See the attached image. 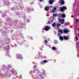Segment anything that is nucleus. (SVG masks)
<instances>
[{
    "mask_svg": "<svg viewBox=\"0 0 79 79\" xmlns=\"http://www.w3.org/2000/svg\"><path fill=\"white\" fill-rule=\"evenodd\" d=\"M2 70L3 71H4V70H6V71L5 72V74H4L5 75V77H8L9 76V77H10L11 76V74H9V75L8 73H9V72H10V68H12V66L8 65L7 66H5V65H2Z\"/></svg>",
    "mask_w": 79,
    "mask_h": 79,
    "instance_id": "obj_1",
    "label": "nucleus"
},
{
    "mask_svg": "<svg viewBox=\"0 0 79 79\" xmlns=\"http://www.w3.org/2000/svg\"><path fill=\"white\" fill-rule=\"evenodd\" d=\"M37 64L34 65V69L35 71H38V74H39V76L40 77V79H43L45 78V71L43 70V72H41L39 71V69H37Z\"/></svg>",
    "mask_w": 79,
    "mask_h": 79,
    "instance_id": "obj_2",
    "label": "nucleus"
},
{
    "mask_svg": "<svg viewBox=\"0 0 79 79\" xmlns=\"http://www.w3.org/2000/svg\"><path fill=\"white\" fill-rule=\"evenodd\" d=\"M16 21L15 22L12 21V22H9L8 24L5 23V24L6 25H8V24L9 26H14V29H17V26H16Z\"/></svg>",
    "mask_w": 79,
    "mask_h": 79,
    "instance_id": "obj_3",
    "label": "nucleus"
},
{
    "mask_svg": "<svg viewBox=\"0 0 79 79\" xmlns=\"http://www.w3.org/2000/svg\"><path fill=\"white\" fill-rule=\"evenodd\" d=\"M10 48H11V47L10 46H5L4 47V50L5 51V52H7V54L6 55V56H8V57H11V56H10V55L9 54V51H8V50H10Z\"/></svg>",
    "mask_w": 79,
    "mask_h": 79,
    "instance_id": "obj_4",
    "label": "nucleus"
},
{
    "mask_svg": "<svg viewBox=\"0 0 79 79\" xmlns=\"http://www.w3.org/2000/svg\"><path fill=\"white\" fill-rule=\"evenodd\" d=\"M3 4L5 5H9L10 4L9 0H3Z\"/></svg>",
    "mask_w": 79,
    "mask_h": 79,
    "instance_id": "obj_5",
    "label": "nucleus"
},
{
    "mask_svg": "<svg viewBox=\"0 0 79 79\" xmlns=\"http://www.w3.org/2000/svg\"><path fill=\"white\" fill-rule=\"evenodd\" d=\"M67 8L65 6H63V7H60V11L63 12L64 10H66Z\"/></svg>",
    "mask_w": 79,
    "mask_h": 79,
    "instance_id": "obj_6",
    "label": "nucleus"
},
{
    "mask_svg": "<svg viewBox=\"0 0 79 79\" xmlns=\"http://www.w3.org/2000/svg\"><path fill=\"white\" fill-rule=\"evenodd\" d=\"M16 35H17V36H19V35H20L21 39H24V37L23 36L22 33H21L19 32H17Z\"/></svg>",
    "mask_w": 79,
    "mask_h": 79,
    "instance_id": "obj_7",
    "label": "nucleus"
},
{
    "mask_svg": "<svg viewBox=\"0 0 79 79\" xmlns=\"http://www.w3.org/2000/svg\"><path fill=\"white\" fill-rule=\"evenodd\" d=\"M59 16L60 18L62 17L63 18H66V15L64 14L60 13L59 14Z\"/></svg>",
    "mask_w": 79,
    "mask_h": 79,
    "instance_id": "obj_8",
    "label": "nucleus"
},
{
    "mask_svg": "<svg viewBox=\"0 0 79 79\" xmlns=\"http://www.w3.org/2000/svg\"><path fill=\"white\" fill-rule=\"evenodd\" d=\"M21 21H20L19 22V24L21 25L20 27H20V28H21L22 29L23 28H24V27H23V26L24 27L25 25H26L25 23H23L22 22L21 23Z\"/></svg>",
    "mask_w": 79,
    "mask_h": 79,
    "instance_id": "obj_9",
    "label": "nucleus"
},
{
    "mask_svg": "<svg viewBox=\"0 0 79 79\" xmlns=\"http://www.w3.org/2000/svg\"><path fill=\"white\" fill-rule=\"evenodd\" d=\"M16 58L17 59H20V60H22L23 59L22 55L19 54H17Z\"/></svg>",
    "mask_w": 79,
    "mask_h": 79,
    "instance_id": "obj_10",
    "label": "nucleus"
},
{
    "mask_svg": "<svg viewBox=\"0 0 79 79\" xmlns=\"http://www.w3.org/2000/svg\"><path fill=\"white\" fill-rule=\"evenodd\" d=\"M74 5L77 6V7L79 6V0H75V2L74 4Z\"/></svg>",
    "mask_w": 79,
    "mask_h": 79,
    "instance_id": "obj_11",
    "label": "nucleus"
},
{
    "mask_svg": "<svg viewBox=\"0 0 79 79\" xmlns=\"http://www.w3.org/2000/svg\"><path fill=\"white\" fill-rule=\"evenodd\" d=\"M11 72L12 73V74H15V76H16L17 75V72L14 69H12L11 70Z\"/></svg>",
    "mask_w": 79,
    "mask_h": 79,
    "instance_id": "obj_12",
    "label": "nucleus"
},
{
    "mask_svg": "<svg viewBox=\"0 0 79 79\" xmlns=\"http://www.w3.org/2000/svg\"><path fill=\"white\" fill-rule=\"evenodd\" d=\"M44 29L46 31H48L50 29V28L48 26H45L44 28Z\"/></svg>",
    "mask_w": 79,
    "mask_h": 79,
    "instance_id": "obj_13",
    "label": "nucleus"
},
{
    "mask_svg": "<svg viewBox=\"0 0 79 79\" xmlns=\"http://www.w3.org/2000/svg\"><path fill=\"white\" fill-rule=\"evenodd\" d=\"M69 32H70V30L67 29H64V34H67V33H68Z\"/></svg>",
    "mask_w": 79,
    "mask_h": 79,
    "instance_id": "obj_14",
    "label": "nucleus"
},
{
    "mask_svg": "<svg viewBox=\"0 0 79 79\" xmlns=\"http://www.w3.org/2000/svg\"><path fill=\"white\" fill-rule=\"evenodd\" d=\"M27 10L28 12V13H30V12H31V11H34V9H31V8H27Z\"/></svg>",
    "mask_w": 79,
    "mask_h": 79,
    "instance_id": "obj_15",
    "label": "nucleus"
},
{
    "mask_svg": "<svg viewBox=\"0 0 79 79\" xmlns=\"http://www.w3.org/2000/svg\"><path fill=\"white\" fill-rule=\"evenodd\" d=\"M53 2H55V0H50L49 1V3L50 5H52L53 3Z\"/></svg>",
    "mask_w": 79,
    "mask_h": 79,
    "instance_id": "obj_16",
    "label": "nucleus"
},
{
    "mask_svg": "<svg viewBox=\"0 0 79 79\" xmlns=\"http://www.w3.org/2000/svg\"><path fill=\"white\" fill-rule=\"evenodd\" d=\"M17 8H18V7L16 6H15L14 7L12 8L11 9V10H12V11H13V10H17Z\"/></svg>",
    "mask_w": 79,
    "mask_h": 79,
    "instance_id": "obj_17",
    "label": "nucleus"
},
{
    "mask_svg": "<svg viewBox=\"0 0 79 79\" xmlns=\"http://www.w3.org/2000/svg\"><path fill=\"white\" fill-rule=\"evenodd\" d=\"M59 2H60L61 5H64V1L63 0L60 1Z\"/></svg>",
    "mask_w": 79,
    "mask_h": 79,
    "instance_id": "obj_18",
    "label": "nucleus"
},
{
    "mask_svg": "<svg viewBox=\"0 0 79 79\" xmlns=\"http://www.w3.org/2000/svg\"><path fill=\"white\" fill-rule=\"evenodd\" d=\"M33 69L34 70V71H30V74H32V73H36V71H34V66Z\"/></svg>",
    "mask_w": 79,
    "mask_h": 79,
    "instance_id": "obj_19",
    "label": "nucleus"
},
{
    "mask_svg": "<svg viewBox=\"0 0 79 79\" xmlns=\"http://www.w3.org/2000/svg\"><path fill=\"white\" fill-rule=\"evenodd\" d=\"M63 37L64 40H68L69 39L68 37L65 35H64Z\"/></svg>",
    "mask_w": 79,
    "mask_h": 79,
    "instance_id": "obj_20",
    "label": "nucleus"
},
{
    "mask_svg": "<svg viewBox=\"0 0 79 79\" xmlns=\"http://www.w3.org/2000/svg\"><path fill=\"white\" fill-rule=\"evenodd\" d=\"M31 77L33 78V79H39V77H34V75H31Z\"/></svg>",
    "mask_w": 79,
    "mask_h": 79,
    "instance_id": "obj_21",
    "label": "nucleus"
},
{
    "mask_svg": "<svg viewBox=\"0 0 79 79\" xmlns=\"http://www.w3.org/2000/svg\"><path fill=\"white\" fill-rule=\"evenodd\" d=\"M59 39L61 41H63V37L61 36H60L59 37Z\"/></svg>",
    "mask_w": 79,
    "mask_h": 79,
    "instance_id": "obj_22",
    "label": "nucleus"
},
{
    "mask_svg": "<svg viewBox=\"0 0 79 79\" xmlns=\"http://www.w3.org/2000/svg\"><path fill=\"white\" fill-rule=\"evenodd\" d=\"M64 19H63L61 22H60V24H64Z\"/></svg>",
    "mask_w": 79,
    "mask_h": 79,
    "instance_id": "obj_23",
    "label": "nucleus"
},
{
    "mask_svg": "<svg viewBox=\"0 0 79 79\" xmlns=\"http://www.w3.org/2000/svg\"><path fill=\"white\" fill-rule=\"evenodd\" d=\"M22 15L23 16V18H24V19H26V17L25 16V15H24V13H23V14H22Z\"/></svg>",
    "mask_w": 79,
    "mask_h": 79,
    "instance_id": "obj_24",
    "label": "nucleus"
},
{
    "mask_svg": "<svg viewBox=\"0 0 79 79\" xmlns=\"http://www.w3.org/2000/svg\"><path fill=\"white\" fill-rule=\"evenodd\" d=\"M45 11H48L49 10V6H47L45 7Z\"/></svg>",
    "mask_w": 79,
    "mask_h": 79,
    "instance_id": "obj_25",
    "label": "nucleus"
},
{
    "mask_svg": "<svg viewBox=\"0 0 79 79\" xmlns=\"http://www.w3.org/2000/svg\"><path fill=\"white\" fill-rule=\"evenodd\" d=\"M35 59H39L40 58V55H38L36 56V57H35Z\"/></svg>",
    "mask_w": 79,
    "mask_h": 79,
    "instance_id": "obj_26",
    "label": "nucleus"
},
{
    "mask_svg": "<svg viewBox=\"0 0 79 79\" xmlns=\"http://www.w3.org/2000/svg\"><path fill=\"white\" fill-rule=\"evenodd\" d=\"M56 8L54 7V9L52 10V13H55V11H56Z\"/></svg>",
    "mask_w": 79,
    "mask_h": 79,
    "instance_id": "obj_27",
    "label": "nucleus"
},
{
    "mask_svg": "<svg viewBox=\"0 0 79 79\" xmlns=\"http://www.w3.org/2000/svg\"><path fill=\"white\" fill-rule=\"evenodd\" d=\"M56 23L54 22L53 24L52 25V26L53 27H55L56 26Z\"/></svg>",
    "mask_w": 79,
    "mask_h": 79,
    "instance_id": "obj_28",
    "label": "nucleus"
},
{
    "mask_svg": "<svg viewBox=\"0 0 79 79\" xmlns=\"http://www.w3.org/2000/svg\"><path fill=\"white\" fill-rule=\"evenodd\" d=\"M58 33H60V34H63V31L62 30L60 29L59 31H58Z\"/></svg>",
    "mask_w": 79,
    "mask_h": 79,
    "instance_id": "obj_29",
    "label": "nucleus"
},
{
    "mask_svg": "<svg viewBox=\"0 0 79 79\" xmlns=\"http://www.w3.org/2000/svg\"><path fill=\"white\" fill-rule=\"evenodd\" d=\"M20 2H18V4H19V5H21L23 3V2H22V0H19Z\"/></svg>",
    "mask_w": 79,
    "mask_h": 79,
    "instance_id": "obj_30",
    "label": "nucleus"
},
{
    "mask_svg": "<svg viewBox=\"0 0 79 79\" xmlns=\"http://www.w3.org/2000/svg\"><path fill=\"white\" fill-rule=\"evenodd\" d=\"M52 50H53L54 51H55V50H56V47L54 46L52 48Z\"/></svg>",
    "mask_w": 79,
    "mask_h": 79,
    "instance_id": "obj_31",
    "label": "nucleus"
},
{
    "mask_svg": "<svg viewBox=\"0 0 79 79\" xmlns=\"http://www.w3.org/2000/svg\"><path fill=\"white\" fill-rule=\"evenodd\" d=\"M6 21H11V19L10 18H6Z\"/></svg>",
    "mask_w": 79,
    "mask_h": 79,
    "instance_id": "obj_32",
    "label": "nucleus"
},
{
    "mask_svg": "<svg viewBox=\"0 0 79 79\" xmlns=\"http://www.w3.org/2000/svg\"><path fill=\"white\" fill-rule=\"evenodd\" d=\"M68 25H69L68 24V23H64V25L65 26H68Z\"/></svg>",
    "mask_w": 79,
    "mask_h": 79,
    "instance_id": "obj_33",
    "label": "nucleus"
},
{
    "mask_svg": "<svg viewBox=\"0 0 79 79\" xmlns=\"http://www.w3.org/2000/svg\"><path fill=\"white\" fill-rule=\"evenodd\" d=\"M61 26V24L60 23H58L57 25V27H60V26Z\"/></svg>",
    "mask_w": 79,
    "mask_h": 79,
    "instance_id": "obj_34",
    "label": "nucleus"
},
{
    "mask_svg": "<svg viewBox=\"0 0 79 79\" xmlns=\"http://www.w3.org/2000/svg\"><path fill=\"white\" fill-rule=\"evenodd\" d=\"M40 64L41 65H43V64H44V63L43 61H41Z\"/></svg>",
    "mask_w": 79,
    "mask_h": 79,
    "instance_id": "obj_35",
    "label": "nucleus"
},
{
    "mask_svg": "<svg viewBox=\"0 0 79 79\" xmlns=\"http://www.w3.org/2000/svg\"><path fill=\"white\" fill-rule=\"evenodd\" d=\"M57 19H58V20H59L58 22H60H60L61 21H62V20H61V19H60L59 18H58Z\"/></svg>",
    "mask_w": 79,
    "mask_h": 79,
    "instance_id": "obj_36",
    "label": "nucleus"
},
{
    "mask_svg": "<svg viewBox=\"0 0 79 79\" xmlns=\"http://www.w3.org/2000/svg\"><path fill=\"white\" fill-rule=\"evenodd\" d=\"M43 63H47V60H43Z\"/></svg>",
    "mask_w": 79,
    "mask_h": 79,
    "instance_id": "obj_37",
    "label": "nucleus"
},
{
    "mask_svg": "<svg viewBox=\"0 0 79 79\" xmlns=\"http://www.w3.org/2000/svg\"><path fill=\"white\" fill-rule=\"evenodd\" d=\"M54 43L55 44H58V42H57V40H55L54 41Z\"/></svg>",
    "mask_w": 79,
    "mask_h": 79,
    "instance_id": "obj_38",
    "label": "nucleus"
},
{
    "mask_svg": "<svg viewBox=\"0 0 79 79\" xmlns=\"http://www.w3.org/2000/svg\"><path fill=\"white\" fill-rule=\"evenodd\" d=\"M53 16H57L58 15H57V14H54L53 15Z\"/></svg>",
    "mask_w": 79,
    "mask_h": 79,
    "instance_id": "obj_39",
    "label": "nucleus"
},
{
    "mask_svg": "<svg viewBox=\"0 0 79 79\" xmlns=\"http://www.w3.org/2000/svg\"><path fill=\"white\" fill-rule=\"evenodd\" d=\"M5 14H2V18H5Z\"/></svg>",
    "mask_w": 79,
    "mask_h": 79,
    "instance_id": "obj_40",
    "label": "nucleus"
},
{
    "mask_svg": "<svg viewBox=\"0 0 79 79\" xmlns=\"http://www.w3.org/2000/svg\"><path fill=\"white\" fill-rule=\"evenodd\" d=\"M19 79H22V75H20V76L19 77Z\"/></svg>",
    "mask_w": 79,
    "mask_h": 79,
    "instance_id": "obj_41",
    "label": "nucleus"
},
{
    "mask_svg": "<svg viewBox=\"0 0 79 79\" xmlns=\"http://www.w3.org/2000/svg\"><path fill=\"white\" fill-rule=\"evenodd\" d=\"M44 42H45V44H47V43L48 42V41L47 40H44Z\"/></svg>",
    "mask_w": 79,
    "mask_h": 79,
    "instance_id": "obj_42",
    "label": "nucleus"
},
{
    "mask_svg": "<svg viewBox=\"0 0 79 79\" xmlns=\"http://www.w3.org/2000/svg\"><path fill=\"white\" fill-rule=\"evenodd\" d=\"M40 58H43V56H42V55H40Z\"/></svg>",
    "mask_w": 79,
    "mask_h": 79,
    "instance_id": "obj_43",
    "label": "nucleus"
},
{
    "mask_svg": "<svg viewBox=\"0 0 79 79\" xmlns=\"http://www.w3.org/2000/svg\"><path fill=\"white\" fill-rule=\"evenodd\" d=\"M44 0H39V2H44Z\"/></svg>",
    "mask_w": 79,
    "mask_h": 79,
    "instance_id": "obj_44",
    "label": "nucleus"
},
{
    "mask_svg": "<svg viewBox=\"0 0 79 79\" xmlns=\"http://www.w3.org/2000/svg\"><path fill=\"white\" fill-rule=\"evenodd\" d=\"M28 37L29 39H32V37L29 36V37Z\"/></svg>",
    "mask_w": 79,
    "mask_h": 79,
    "instance_id": "obj_45",
    "label": "nucleus"
},
{
    "mask_svg": "<svg viewBox=\"0 0 79 79\" xmlns=\"http://www.w3.org/2000/svg\"><path fill=\"white\" fill-rule=\"evenodd\" d=\"M20 8L21 10H23L24 8V7L23 6L20 7Z\"/></svg>",
    "mask_w": 79,
    "mask_h": 79,
    "instance_id": "obj_46",
    "label": "nucleus"
},
{
    "mask_svg": "<svg viewBox=\"0 0 79 79\" xmlns=\"http://www.w3.org/2000/svg\"><path fill=\"white\" fill-rule=\"evenodd\" d=\"M2 6V2L0 1V7H1Z\"/></svg>",
    "mask_w": 79,
    "mask_h": 79,
    "instance_id": "obj_47",
    "label": "nucleus"
},
{
    "mask_svg": "<svg viewBox=\"0 0 79 79\" xmlns=\"http://www.w3.org/2000/svg\"><path fill=\"white\" fill-rule=\"evenodd\" d=\"M27 23H29V22H30V19H28L27 20Z\"/></svg>",
    "mask_w": 79,
    "mask_h": 79,
    "instance_id": "obj_48",
    "label": "nucleus"
},
{
    "mask_svg": "<svg viewBox=\"0 0 79 79\" xmlns=\"http://www.w3.org/2000/svg\"><path fill=\"white\" fill-rule=\"evenodd\" d=\"M42 53V52H39L38 53V55H40V54H41V53Z\"/></svg>",
    "mask_w": 79,
    "mask_h": 79,
    "instance_id": "obj_49",
    "label": "nucleus"
},
{
    "mask_svg": "<svg viewBox=\"0 0 79 79\" xmlns=\"http://www.w3.org/2000/svg\"><path fill=\"white\" fill-rule=\"evenodd\" d=\"M78 19H76V23H78Z\"/></svg>",
    "mask_w": 79,
    "mask_h": 79,
    "instance_id": "obj_50",
    "label": "nucleus"
},
{
    "mask_svg": "<svg viewBox=\"0 0 79 79\" xmlns=\"http://www.w3.org/2000/svg\"><path fill=\"white\" fill-rule=\"evenodd\" d=\"M6 33V32H5V31H3L2 32V34H5V33Z\"/></svg>",
    "mask_w": 79,
    "mask_h": 79,
    "instance_id": "obj_51",
    "label": "nucleus"
},
{
    "mask_svg": "<svg viewBox=\"0 0 79 79\" xmlns=\"http://www.w3.org/2000/svg\"><path fill=\"white\" fill-rule=\"evenodd\" d=\"M38 4H39L40 6V7L41 8L42 7V5H40V4L39 3H38Z\"/></svg>",
    "mask_w": 79,
    "mask_h": 79,
    "instance_id": "obj_52",
    "label": "nucleus"
},
{
    "mask_svg": "<svg viewBox=\"0 0 79 79\" xmlns=\"http://www.w3.org/2000/svg\"><path fill=\"white\" fill-rule=\"evenodd\" d=\"M14 45L15 46V47H17L18 46L17 45H16V44H14Z\"/></svg>",
    "mask_w": 79,
    "mask_h": 79,
    "instance_id": "obj_53",
    "label": "nucleus"
},
{
    "mask_svg": "<svg viewBox=\"0 0 79 79\" xmlns=\"http://www.w3.org/2000/svg\"><path fill=\"white\" fill-rule=\"evenodd\" d=\"M76 40H78V37H77L76 36Z\"/></svg>",
    "mask_w": 79,
    "mask_h": 79,
    "instance_id": "obj_54",
    "label": "nucleus"
},
{
    "mask_svg": "<svg viewBox=\"0 0 79 79\" xmlns=\"http://www.w3.org/2000/svg\"><path fill=\"white\" fill-rule=\"evenodd\" d=\"M7 44H8V43H9V42L8 41V38H7Z\"/></svg>",
    "mask_w": 79,
    "mask_h": 79,
    "instance_id": "obj_55",
    "label": "nucleus"
},
{
    "mask_svg": "<svg viewBox=\"0 0 79 79\" xmlns=\"http://www.w3.org/2000/svg\"><path fill=\"white\" fill-rule=\"evenodd\" d=\"M15 36L13 38H12V39L13 40H15Z\"/></svg>",
    "mask_w": 79,
    "mask_h": 79,
    "instance_id": "obj_56",
    "label": "nucleus"
},
{
    "mask_svg": "<svg viewBox=\"0 0 79 79\" xmlns=\"http://www.w3.org/2000/svg\"><path fill=\"white\" fill-rule=\"evenodd\" d=\"M1 71L0 70V76H2V73H1Z\"/></svg>",
    "mask_w": 79,
    "mask_h": 79,
    "instance_id": "obj_57",
    "label": "nucleus"
},
{
    "mask_svg": "<svg viewBox=\"0 0 79 79\" xmlns=\"http://www.w3.org/2000/svg\"><path fill=\"white\" fill-rule=\"evenodd\" d=\"M43 58H47V57L46 56H43Z\"/></svg>",
    "mask_w": 79,
    "mask_h": 79,
    "instance_id": "obj_58",
    "label": "nucleus"
},
{
    "mask_svg": "<svg viewBox=\"0 0 79 79\" xmlns=\"http://www.w3.org/2000/svg\"><path fill=\"white\" fill-rule=\"evenodd\" d=\"M10 32H13V30H10Z\"/></svg>",
    "mask_w": 79,
    "mask_h": 79,
    "instance_id": "obj_59",
    "label": "nucleus"
},
{
    "mask_svg": "<svg viewBox=\"0 0 79 79\" xmlns=\"http://www.w3.org/2000/svg\"><path fill=\"white\" fill-rule=\"evenodd\" d=\"M16 15H19V13L18 12V13H17Z\"/></svg>",
    "mask_w": 79,
    "mask_h": 79,
    "instance_id": "obj_60",
    "label": "nucleus"
},
{
    "mask_svg": "<svg viewBox=\"0 0 79 79\" xmlns=\"http://www.w3.org/2000/svg\"><path fill=\"white\" fill-rule=\"evenodd\" d=\"M58 35L59 36H60V35H61V34H60V33H59V34H58Z\"/></svg>",
    "mask_w": 79,
    "mask_h": 79,
    "instance_id": "obj_61",
    "label": "nucleus"
},
{
    "mask_svg": "<svg viewBox=\"0 0 79 79\" xmlns=\"http://www.w3.org/2000/svg\"><path fill=\"white\" fill-rule=\"evenodd\" d=\"M48 40H49V41H50V40H50V38H48Z\"/></svg>",
    "mask_w": 79,
    "mask_h": 79,
    "instance_id": "obj_62",
    "label": "nucleus"
},
{
    "mask_svg": "<svg viewBox=\"0 0 79 79\" xmlns=\"http://www.w3.org/2000/svg\"><path fill=\"white\" fill-rule=\"evenodd\" d=\"M40 50H42H42H43V49L41 48H40Z\"/></svg>",
    "mask_w": 79,
    "mask_h": 79,
    "instance_id": "obj_63",
    "label": "nucleus"
},
{
    "mask_svg": "<svg viewBox=\"0 0 79 79\" xmlns=\"http://www.w3.org/2000/svg\"><path fill=\"white\" fill-rule=\"evenodd\" d=\"M25 46H26V47H28V45L27 44H26V45H25Z\"/></svg>",
    "mask_w": 79,
    "mask_h": 79,
    "instance_id": "obj_64",
    "label": "nucleus"
}]
</instances>
